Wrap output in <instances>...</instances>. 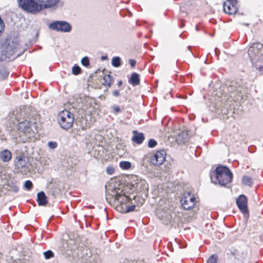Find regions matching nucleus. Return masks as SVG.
Returning a JSON list of instances; mask_svg holds the SVG:
<instances>
[{"label": "nucleus", "mask_w": 263, "mask_h": 263, "mask_svg": "<svg viewBox=\"0 0 263 263\" xmlns=\"http://www.w3.org/2000/svg\"><path fill=\"white\" fill-rule=\"evenodd\" d=\"M233 178V174L226 166L219 165L213 171V176L211 177V182L221 186H226Z\"/></svg>", "instance_id": "nucleus-1"}, {"label": "nucleus", "mask_w": 263, "mask_h": 263, "mask_svg": "<svg viewBox=\"0 0 263 263\" xmlns=\"http://www.w3.org/2000/svg\"><path fill=\"white\" fill-rule=\"evenodd\" d=\"M131 190L130 187H126L124 189L115 187L108 189L107 191L106 200L112 198L114 200L118 201L121 205H125L127 202L136 199V196L131 197L128 193Z\"/></svg>", "instance_id": "nucleus-2"}, {"label": "nucleus", "mask_w": 263, "mask_h": 263, "mask_svg": "<svg viewBox=\"0 0 263 263\" xmlns=\"http://www.w3.org/2000/svg\"><path fill=\"white\" fill-rule=\"evenodd\" d=\"M57 120L60 127L67 130L70 128L73 124L74 116L69 111L64 110L59 113Z\"/></svg>", "instance_id": "nucleus-3"}, {"label": "nucleus", "mask_w": 263, "mask_h": 263, "mask_svg": "<svg viewBox=\"0 0 263 263\" xmlns=\"http://www.w3.org/2000/svg\"><path fill=\"white\" fill-rule=\"evenodd\" d=\"M248 56L253 65L263 59V45L259 43H254L249 48Z\"/></svg>", "instance_id": "nucleus-4"}, {"label": "nucleus", "mask_w": 263, "mask_h": 263, "mask_svg": "<svg viewBox=\"0 0 263 263\" xmlns=\"http://www.w3.org/2000/svg\"><path fill=\"white\" fill-rule=\"evenodd\" d=\"M17 46L16 42H9L4 45L2 52L10 60H14L21 54L17 52Z\"/></svg>", "instance_id": "nucleus-5"}, {"label": "nucleus", "mask_w": 263, "mask_h": 263, "mask_svg": "<svg viewBox=\"0 0 263 263\" xmlns=\"http://www.w3.org/2000/svg\"><path fill=\"white\" fill-rule=\"evenodd\" d=\"M19 6L25 11L35 13L43 10V7L34 0H18Z\"/></svg>", "instance_id": "nucleus-6"}, {"label": "nucleus", "mask_w": 263, "mask_h": 263, "mask_svg": "<svg viewBox=\"0 0 263 263\" xmlns=\"http://www.w3.org/2000/svg\"><path fill=\"white\" fill-rule=\"evenodd\" d=\"M49 28L52 30L61 32H69L72 29L71 25L64 21H53L49 25Z\"/></svg>", "instance_id": "nucleus-7"}, {"label": "nucleus", "mask_w": 263, "mask_h": 263, "mask_svg": "<svg viewBox=\"0 0 263 263\" xmlns=\"http://www.w3.org/2000/svg\"><path fill=\"white\" fill-rule=\"evenodd\" d=\"M180 202L184 210H190L195 205L196 198L191 193H186L184 194L180 200Z\"/></svg>", "instance_id": "nucleus-8"}, {"label": "nucleus", "mask_w": 263, "mask_h": 263, "mask_svg": "<svg viewBox=\"0 0 263 263\" xmlns=\"http://www.w3.org/2000/svg\"><path fill=\"white\" fill-rule=\"evenodd\" d=\"M132 186V188L130 187L131 190L128 193V194L132 197L133 196L136 197V195H134V192H141L148 190V184L144 180H137L135 183H133Z\"/></svg>", "instance_id": "nucleus-9"}, {"label": "nucleus", "mask_w": 263, "mask_h": 263, "mask_svg": "<svg viewBox=\"0 0 263 263\" xmlns=\"http://www.w3.org/2000/svg\"><path fill=\"white\" fill-rule=\"evenodd\" d=\"M227 2H224L223 5V10L225 13L230 15H233L236 13L238 10L237 0H227Z\"/></svg>", "instance_id": "nucleus-10"}, {"label": "nucleus", "mask_w": 263, "mask_h": 263, "mask_svg": "<svg viewBox=\"0 0 263 263\" xmlns=\"http://www.w3.org/2000/svg\"><path fill=\"white\" fill-rule=\"evenodd\" d=\"M166 156V153L165 150H158L152 157L151 162L152 164L155 166L161 165L165 160Z\"/></svg>", "instance_id": "nucleus-11"}, {"label": "nucleus", "mask_w": 263, "mask_h": 263, "mask_svg": "<svg viewBox=\"0 0 263 263\" xmlns=\"http://www.w3.org/2000/svg\"><path fill=\"white\" fill-rule=\"evenodd\" d=\"M236 204L243 214H248L249 210L247 205V198L244 195H239L236 199Z\"/></svg>", "instance_id": "nucleus-12"}, {"label": "nucleus", "mask_w": 263, "mask_h": 263, "mask_svg": "<svg viewBox=\"0 0 263 263\" xmlns=\"http://www.w3.org/2000/svg\"><path fill=\"white\" fill-rule=\"evenodd\" d=\"M28 157L23 154L15 156L14 159V165L17 169L25 168L28 164Z\"/></svg>", "instance_id": "nucleus-13"}, {"label": "nucleus", "mask_w": 263, "mask_h": 263, "mask_svg": "<svg viewBox=\"0 0 263 263\" xmlns=\"http://www.w3.org/2000/svg\"><path fill=\"white\" fill-rule=\"evenodd\" d=\"M210 110L218 115L228 112V108L223 105L222 101L216 104L213 103L210 107Z\"/></svg>", "instance_id": "nucleus-14"}, {"label": "nucleus", "mask_w": 263, "mask_h": 263, "mask_svg": "<svg viewBox=\"0 0 263 263\" xmlns=\"http://www.w3.org/2000/svg\"><path fill=\"white\" fill-rule=\"evenodd\" d=\"M243 89L242 86L236 82H232L231 84L227 87V90L230 93L231 97L233 93H236L237 95L241 93Z\"/></svg>", "instance_id": "nucleus-15"}, {"label": "nucleus", "mask_w": 263, "mask_h": 263, "mask_svg": "<svg viewBox=\"0 0 263 263\" xmlns=\"http://www.w3.org/2000/svg\"><path fill=\"white\" fill-rule=\"evenodd\" d=\"M31 126V123L30 121L27 120H23L19 122L18 125V129L25 134L30 133L32 131Z\"/></svg>", "instance_id": "nucleus-16"}, {"label": "nucleus", "mask_w": 263, "mask_h": 263, "mask_svg": "<svg viewBox=\"0 0 263 263\" xmlns=\"http://www.w3.org/2000/svg\"><path fill=\"white\" fill-rule=\"evenodd\" d=\"M37 3H40L43 9L48 8H51L58 4L59 0H35Z\"/></svg>", "instance_id": "nucleus-17"}, {"label": "nucleus", "mask_w": 263, "mask_h": 263, "mask_svg": "<svg viewBox=\"0 0 263 263\" xmlns=\"http://www.w3.org/2000/svg\"><path fill=\"white\" fill-rule=\"evenodd\" d=\"M134 136L132 140L137 144H141L145 139V137L142 133H139L137 130H133Z\"/></svg>", "instance_id": "nucleus-18"}, {"label": "nucleus", "mask_w": 263, "mask_h": 263, "mask_svg": "<svg viewBox=\"0 0 263 263\" xmlns=\"http://www.w3.org/2000/svg\"><path fill=\"white\" fill-rule=\"evenodd\" d=\"M36 201L40 206H45L47 204V197L43 191H41L37 193Z\"/></svg>", "instance_id": "nucleus-19"}, {"label": "nucleus", "mask_w": 263, "mask_h": 263, "mask_svg": "<svg viewBox=\"0 0 263 263\" xmlns=\"http://www.w3.org/2000/svg\"><path fill=\"white\" fill-rule=\"evenodd\" d=\"M0 158L3 162H8L12 159V153L7 149L3 150L0 152Z\"/></svg>", "instance_id": "nucleus-20"}, {"label": "nucleus", "mask_w": 263, "mask_h": 263, "mask_svg": "<svg viewBox=\"0 0 263 263\" xmlns=\"http://www.w3.org/2000/svg\"><path fill=\"white\" fill-rule=\"evenodd\" d=\"M140 76L139 74L136 72H134L132 74L130 79L128 80L129 84L133 86L138 85L140 83Z\"/></svg>", "instance_id": "nucleus-21"}, {"label": "nucleus", "mask_w": 263, "mask_h": 263, "mask_svg": "<svg viewBox=\"0 0 263 263\" xmlns=\"http://www.w3.org/2000/svg\"><path fill=\"white\" fill-rule=\"evenodd\" d=\"M188 139L189 134L187 131L182 132L181 133H179L177 137V141L183 143L187 141Z\"/></svg>", "instance_id": "nucleus-22"}, {"label": "nucleus", "mask_w": 263, "mask_h": 263, "mask_svg": "<svg viewBox=\"0 0 263 263\" xmlns=\"http://www.w3.org/2000/svg\"><path fill=\"white\" fill-rule=\"evenodd\" d=\"M103 85L108 87H110L114 82L112 77L110 74H105L103 78Z\"/></svg>", "instance_id": "nucleus-23"}, {"label": "nucleus", "mask_w": 263, "mask_h": 263, "mask_svg": "<svg viewBox=\"0 0 263 263\" xmlns=\"http://www.w3.org/2000/svg\"><path fill=\"white\" fill-rule=\"evenodd\" d=\"M9 74V71L6 67L0 68V81L6 80Z\"/></svg>", "instance_id": "nucleus-24"}, {"label": "nucleus", "mask_w": 263, "mask_h": 263, "mask_svg": "<svg viewBox=\"0 0 263 263\" xmlns=\"http://www.w3.org/2000/svg\"><path fill=\"white\" fill-rule=\"evenodd\" d=\"M7 189L8 191L16 193L18 191V187L13 182H9L7 184Z\"/></svg>", "instance_id": "nucleus-25"}, {"label": "nucleus", "mask_w": 263, "mask_h": 263, "mask_svg": "<svg viewBox=\"0 0 263 263\" xmlns=\"http://www.w3.org/2000/svg\"><path fill=\"white\" fill-rule=\"evenodd\" d=\"M111 65L115 67H119L121 65V60L119 57H115L111 60Z\"/></svg>", "instance_id": "nucleus-26"}, {"label": "nucleus", "mask_w": 263, "mask_h": 263, "mask_svg": "<svg viewBox=\"0 0 263 263\" xmlns=\"http://www.w3.org/2000/svg\"><path fill=\"white\" fill-rule=\"evenodd\" d=\"M132 164L129 161H122L119 163V166L123 170H127L131 167Z\"/></svg>", "instance_id": "nucleus-27"}, {"label": "nucleus", "mask_w": 263, "mask_h": 263, "mask_svg": "<svg viewBox=\"0 0 263 263\" xmlns=\"http://www.w3.org/2000/svg\"><path fill=\"white\" fill-rule=\"evenodd\" d=\"M254 65L256 68L258 69L259 73L263 75V59L257 62Z\"/></svg>", "instance_id": "nucleus-28"}, {"label": "nucleus", "mask_w": 263, "mask_h": 263, "mask_svg": "<svg viewBox=\"0 0 263 263\" xmlns=\"http://www.w3.org/2000/svg\"><path fill=\"white\" fill-rule=\"evenodd\" d=\"M242 182L243 184L251 186L253 183L252 179L251 177L247 176H243L242 179Z\"/></svg>", "instance_id": "nucleus-29"}, {"label": "nucleus", "mask_w": 263, "mask_h": 263, "mask_svg": "<svg viewBox=\"0 0 263 263\" xmlns=\"http://www.w3.org/2000/svg\"><path fill=\"white\" fill-rule=\"evenodd\" d=\"M81 73V69L80 67L77 64H74L72 68V73L73 75L77 76Z\"/></svg>", "instance_id": "nucleus-30"}, {"label": "nucleus", "mask_w": 263, "mask_h": 263, "mask_svg": "<svg viewBox=\"0 0 263 263\" xmlns=\"http://www.w3.org/2000/svg\"><path fill=\"white\" fill-rule=\"evenodd\" d=\"M43 255L46 259H49L54 257L53 252L50 250L44 252L43 253Z\"/></svg>", "instance_id": "nucleus-31"}, {"label": "nucleus", "mask_w": 263, "mask_h": 263, "mask_svg": "<svg viewBox=\"0 0 263 263\" xmlns=\"http://www.w3.org/2000/svg\"><path fill=\"white\" fill-rule=\"evenodd\" d=\"M218 256L216 254H213L207 260V263H217Z\"/></svg>", "instance_id": "nucleus-32"}, {"label": "nucleus", "mask_w": 263, "mask_h": 263, "mask_svg": "<svg viewBox=\"0 0 263 263\" xmlns=\"http://www.w3.org/2000/svg\"><path fill=\"white\" fill-rule=\"evenodd\" d=\"M24 186L27 190L30 191L33 187V184L30 180H28L25 182Z\"/></svg>", "instance_id": "nucleus-33"}, {"label": "nucleus", "mask_w": 263, "mask_h": 263, "mask_svg": "<svg viewBox=\"0 0 263 263\" xmlns=\"http://www.w3.org/2000/svg\"><path fill=\"white\" fill-rule=\"evenodd\" d=\"M81 64L85 67H88L89 65V60L87 57H83L81 60Z\"/></svg>", "instance_id": "nucleus-34"}, {"label": "nucleus", "mask_w": 263, "mask_h": 263, "mask_svg": "<svg viewBox=\"0 0 263 263\" xmlns=\"http://www.w3.org/2000/svg\"><path fill=\"white\" fill-rule=\"evenodd\" d=\"M157 144V142L154 139H150L148 142V147L149 148H154Z\"/></svg>", "instance_id": "nucleus-35"}, {"label": "nucleus", "mask_w": 263, "mask_h": 263, "mask_svg": "<svg viewBox=\"0 0 263 263\" xmlns=\"http://www.w3.org/2000/svg\"><path fill=\"white\" fill-rule=\"evenodd\" d=\"M47 145L50 149H53L57 147L58 143L57 142L50 141L48 142Z\"/></svg>", "instance_id": "nucleus-36"}, {"label": "nucleus", "mask_w": 263, "mask_h": 263, "mask_svg": "<svg viewBox=\"0 0 263 263\" xmlns=\"http://www.w3.org/2000/svg\"><path fill=\"white\" fill-rule=\"evenodd\" d=\"M122 208H123V206H125L126 207V211H125V213H129L130 212H132L135 210V208L136 207L135 205H132L130 206H126L125 205H121Z\"/></svg>", "instance_id": "nucleus-37"}, {"label": "nucleus", "mask_w": 263, "mask_h": 263, "mask_svg": "<svg viewBox=\"0 0 263 263\" xmlns=\"http://www.w3.org/2000/svg\"><path fill=\"white\" fill-rule=\"evenodd\" d=\"M106 171L108 175H112L115 172V168L112 166H108L107 167Z\"/></svg>", "instance_id": "nucleus-38"}, {"label": "nucleus", "mask_w": 263, "mask_h": 263, "mask_svg": "<svg viewBox=\"0 0 263 263\" xmlns=\"http://www.w3.org/2000/svg\"><path fill=\"white\" fill-rule=\"evenodd\" d=\"M90 262L91 263H100V261L97 256H91L90 258Z\"/></svg>", "instance_id": "nucleus-39"}, {"label": "nucleus", "mask_w": 263, "mask_h": 263, "mask_svg": "<svg viewBox=\"0 0 263 263\" xmlns=\"http://www.w3.org/2000/svg\"><path fill=\"white\" fill-rule=\"evenodd\" d=\"M112 96L115 97H119L121 95L120 90H114L112 92Z\"/></svg>", "instance_id": "nucleus-40"}, {"label": "nucleus", "mask_w": 263, "mask_h": 263, "mask_svg": "<svg viewBox=\"0 0 263 263\" xmlns=\"http://www.w3.org/2000/svg\"><path fill=\"white\" fill-rule=\"evenodd\" d=\"M129 63L131 67H134L135 66V65L136 64V61L135 60L130 59L129 60Z\"/></svg>", "instance_id": "nucleus-41"}, {"label": "nucleus", "mask_w": 263, "mask_h": 263, "mask_svg": "<svg viewBox=\"0 0 263 263\" xmlns=\"http://www.w3.org/2000/svg\"><path fill=\"white\" fill-rule=\"evenodd\" d=\"M112 108L115 113H118L121 111L120 107L118 106H114Z\"/></svg>", "instance_id": "nucleus-42"}, {"label": "nucleus", "mask_w": 263, "mask_h": 263, "mask_svg": "<svg viewBox=\"0 0 263 263\" xmlns=\"http://www.w3.org/2000/svg\"><path fill=\"white\" fill-rule=\"evenodd\" d=\"M219 52V50L218 48H216L215 49V52L216 55H218Z\"/></svg>", "instance_id": "nucleus-43"}, {"label": "nucleus", "mask_w": 263, "mask_h": 263, "mask_svg": "<svg viewBox=\"0 0 263 263\" xmlns=\"http://www.w3.org/2000/svg\"><path fill=\"white\" fill-rule=\"evenodd\" d=\"M122 85V81L121 80H120L118 82L117 85L118 87H120Z\"/></svg>", "instance_id": "nucleus-44"}, {"label": "nucleus", "mask_w": 263, "mask_h": 263, "mask_svg": "<svg viewBox=\"0 0 263 263\" xmlns=\"http://www.w3.org/2000/svg\"><path fill=\"white\" fill-rule=\"evenodd\" d=\"M167 216V220L166 221H164V223L165 224H167L168 223V221L170 220V218H169V216L168 215H166Z\"/></svg>", "instance_id": "nucleus-45"}, {"label": "nucleus", "mask_w": 263, "mask_h": 263, "mask_svg": "<svg viewBox=\"0 0 263 263\" xmlns=\"http://www.w3.org/2000/svg\"><path fill=\"white\" fill-rule=\"evenodd\" d=\"M107 58V56H102V57H101V59H102V60H105V59H106Z\"/></svg>", "instance_id": "nucleus-46"}, {"label": "nucleus", "mask_w": 263, "mask_h": 263, "mask_svg": "<svg viewBox=\"0 0 263 263\" xmlns=\"http://www.w3.org/2000/svg\"><path fill=\"white\" fill-rule=\"evenodd\" d=\"M23 262V261L21 259L18 260V261H16V263H22Z\"/></svg>", "instance_id": "nucleus-47"}, {"label": "nucleus", "mask_w": 263, "mask_h": 263, "mask_svg": "<svg viewBox=\"0 0 263 263\" xmlns=\"http://www.w3.org/2000/svg\"><path fill=\"white\" fill-rule=\"evenodd\" d=\"M158 217H159L160 219H162V220L163 219V216H162V215L161 216H160L158 215Z\"/></svg>", "instance_id": "nucleus-48"}, {"label": "nucleus", "mask_w": 263, "mask_h": 263, "mask_svg": "<svg viewBox=\"0 0 263 263\" xmlns=\"http://www.w3.org/2000/svg\"><path fill=\"white\" fill-rule=\"evenodd\" d=\"M198 29H198V27L197 26H196V30L197 31H198Z\"/></svg>", "instance_id": "nucleus-49"}, {"label": "nucleus", "mask_w": 263, "mask_h": 263, "mask_svg": "<svg viewBox=\"0 0 263 263\" xmlns=\"http://www.w3.org/2000/svg\"><path fill=\"white\" fill-rule=\"evenodd\" d=\"M244 25H246V26H248L249 25L248 24H244Z\"/></svg>", "instance_id": "nucleus-50"}, {"label": "nucleus", "mask_w": 263, "mask_h": 263, "mask_svg": "<svg viewBox=\"0 0 263 263\" xmlns=\"http://www.w3.org/2000/svg\"><path fill=\"white\" fill-rule=\"evenodd\" d=\"M184 26V24H182V25L181 26V27Z\"/></svg>", "instance_id": "nucleus-51"}]
</instances>
